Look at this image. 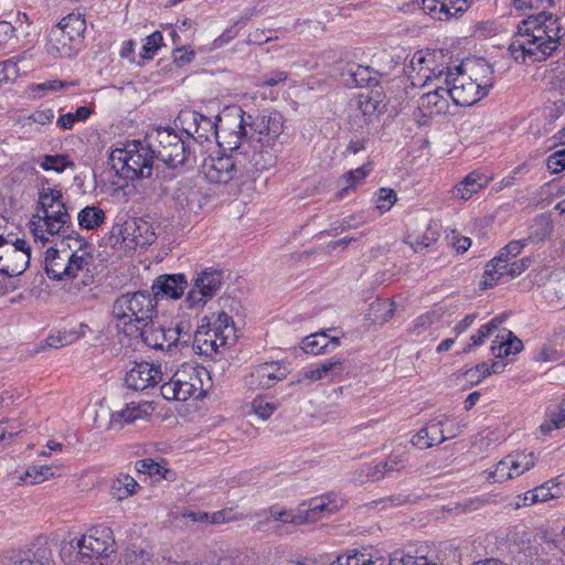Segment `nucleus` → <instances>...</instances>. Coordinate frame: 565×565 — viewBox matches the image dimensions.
<instances>
[{
	"label": "nucleus",
	"mask_w": 565,
	"mask_h": 565,
	"mask_svg": "<svg viewBox=\"0 0 565 565\" xmlns=\"http://www.w3.org/2000/svg\"><path fill=\"white\" fill-rule=\"evenodd\" d=\"M207 375V370L203 366H195L184 363L179 367L168 382L161 385L160 392L167 401H188L203 391L202 376Z\"/></svg>",
	"instance_id": "423d86ee"
},
{
	"label": "nucleus",
	"mask_w": 565,
	"mask_h": 565,
	"mask_svg": "<svg viewBox=\"0 0 565 565\" xmlns=\"http://www.w3.org/2000/svg\"><path fill=\"white\" fill-rule=\"evenodd\" d=\"M6 559L7 565H54L52 551L46 544L11 551Z\"/></svg>",
	"instance_id": "4be33fe9"
},
{
	"label": "nucleus",
	"mask_w": 565,
	"mask_h": 565,
	"mask_svg": "<svg viewBox=\"0 0 565 565\" xmlns=\"http://www.w3.org/2000/svg\"><path fill=\"white\" fill-rule=\"evenodd\" d=\"M163 36L161 32L156 31L146 39L140 56L143 60H151L156 51L162 45Z\"/></svg>",
	"instance_id": "6e6d98bb"
},
{
	"label": "nucleus",
	"mask_w": 565,
	"mask_h": 565,
	"mask_svg": "<svg viewBox=\"0 0 565 565\" xmlns=\"http://www.w3.org/2000/svg\"><path fill=\"white\" fill-rule=\"evenodd\" d=\"M30 231L32 232L35 241H40L42 244L49 242L46 227L43 225L40 214L33 215L30 221Z\"/></svg>",
	"instance_id": "774afa93"
},
{
	"label": "nucleus",
	"mask_w": 565,
	"mask_h": 565,
	"mask_svg": "<svg viewBox=\"0 0 565 565\" xmlns=\"http://www.w3.org/2000/svg\"><path fill=\"white\" fill-rule=\"evenodd\" d=\"M178 119L183 126V131L188 137H192L200 143L210 141L212 138L216 139L218 131V122H223V118L215 117V120L204 116L198 111L183 110L180 113Z\"/></svg>",
	"instance_id": "f8f14e48"
},
{
	"label": "nucleus",
	"mask_w": 565,
	"mask_h": 565,
	"mask_svg": "<svg viewBox=\"0 0 565 565\" xmlns=\"http://www.w3.org/2000/svg\"><path fill=\"white\" fill-rule=\"evenodd\" d=\"M396 200H397V196H396L395 191H393L392 189L382 188L377 192V196H376V201H375L376 209H379L382 212H386V211L391 210V207L394 205Z\"/></svg>",
	"instance_id": "680f3d73"
},
{
	"label": "nucleus",
	"mask_w": 565,
	"mask_h": 565,
	"mask_svg": "<svg viewBox=\"0 0 565 565\" xmlns=\"http://www.w3.org/2000/svg\"><path fill=\"white\" fill-rule=\"evenodd\" d=\"M92 260L93 257L88 252L75 254L64 247L62 249L47 248L44 257L45 273L49 278L54 280H71L67 291L77 295L82 288L93 281V275L89 273Z\"/></svg>",
	"instance_id": "7ed1b4c3"
},
{
	"label": "nucleus",
	"mask_w": 565,
	"mask_h": 565,
	"mask_svg": "<svg viewBox=\"0 0 565 565\" xmlns=\"http://www.w3.org/2000/svg\"><path fill=\"white\" fill-rule=\"evenodd\" d=\"M250 408L259 418L267 419L277 409V405L257 396L252 401Z\"/></svg>",
	"instance_id": "4d7b16f0"
},
{
	"label": "nucleus",
	"mask_w": 565,
	"mask_h": 565,
	"mask_svg": "<svg viewBox=\"0 0 565 565\" xmlns=\"http://www.w3.org/2000/svg\"><path fill=\"white\" fill-rule=\"evenodd\" d=\"M503 322L502 317H495L490 322L481 326L477 333L472 334L470 340L471 343L467 344L463 349V353H469L475 347L481 345L484 343L486 339L490 337V334L495 331L500 324Z\"/></svg>",
	"instance_id": "a19ab883"
},
{
	"label": "nucleus",
	"mask_w": 565,
	"mask_h": 565,
	"mask_svg": "<svg viewBox=\"0 0 565 565\" xmlns=\"http://www.w3.org/2000/svg\"><path fill=\"white\" fill-rule=\"evenodd\" d=\"M63 194L58 189H53L49 186V181L45 180L42 183V186L39 192V203H38V214L40 212L46 213L49 209H54L58 203H63L62 201Z\"/></svg>",
	"instance_id": "4c0bfd02"
},
{
	"label": "nucleus",
	"mask_w": 565,
	"mask_h": 565,
	"mask_svg": "<svg viewBox=\"0 0 565 565\" xmlns=\"http://www.w3.org/2000/svg\"><path fill=\"white\" fill-rule=\"evenodd\" d=\"M536 301L544 302L553 309L565 308V276L551 277L544 285L534 290Z\"/></svg>",
	"instance_id": "5701e85b"
},
{
	"label": "nucleus",
	"mask_w": 565,
	"mask_h": 565,
	"mask_svg": "<svg viewBox=\"0 0 565 565\" xmlns=\"http://www.w3.org/2000/svg\"><path fill=\"white\" fill-rule=\"evenodd\" d=\"M194 333L192 332V326L189 320H180L174 328L168 329L169 345L188 347L191 342Z\"/></svg>",
	"instance_id": "e433bc0d"
},
{
	"label": "nucleus",
	"mask_w": 565,
	"mask_h": 565,
	"mask_svg": "<svg viewBox=\"0 0 565 565\" xmlns=\"http://www.w3.org/2000/svg\"><path fill=\"white\" fill-rule=\"evenodd\" d=\"M41 168L45 171L53 170L62 173L67 168H74L75 163L67 154H45L42 157Z\"/></svg>",
	"instance_id": "37998d69"
},
{
	"label": "nucleus",
	"mask_w": 565,
	"mask_h": 565,
	"mask_svg": "<svg viewBox=\"0 0 565 565\" xmlns=\"http://www.w3.org/2000/svg\"><path fill=\"white\" fill-rule=\"evenodd\" d=\"M210 330L218 340V344L224 347L233 344L237 339L232 317L224 311L220 312L213 321L210 320Z\"/></svg>",
	"instance_id": "c85d7f7f"
},
{
	"label": "nucleus",
	"mask_w": 565,
	"mask_h": 565,
	"mask_svg": "<svg viewBox=\"0 0 565 565\" xmlns=\"http://www.w3.org/2000/svg\"><path fill=\"white\" fill-rule=\"evenodd\" d=\"M510 262H499L498 257L492 258L487 265L483 274L482 286L483 289L493 287L507 277L509 279Z\"/></svg>",
	"instance_id": "473e14b6"
},
{
	"label": "nucleus",
	"mask_w": 565,
	"mask_h": 565,
	"mask_svg": "<svg viewBox=\"0 0 565 565\" xmlns=\"http://www.w3.org/2000/svg\"><path fill=\"white\" fill-rule=\"evenodd\" d=\"M31 247L24 238L7 239L0 245V274L8 277L22 275L30 265Z\"/></svg>",
	"instance_id": "9d476101"
},
{
	"label": "nucleus",
	"mask_w": 565,
	"mask_h": 565,
	"mask_svg": "<svg viewBox=\"0 0 565 565\" xmlns=\"http://www.w3.org/2000/svg\"><path fill=\"white\" fill-rule=\"evenodd\" d=\"M289 374L288 366L281 361H270L252 367L245 377L246 385L252 390H266L282 381Z\"/></svg>",
	"instance_id": "dca6fc26"
},
{
	"label": "nucleus",
	"mask_w": 565,
	"mask_h": 565,
	"mask_svg": "<svg viewBox=\"0 0 565 565\" xmlns=\"http://www.w3.org/2000/svg\"><path fill=\"white\" fill-rule=\"evenodd\" d=\"M142 342L152 349L161 351H171L173 345H169L168 329L156 327L152 321L143 324L139 329Z\"/></svg>",
	"instance_id": "7c9ffc66"
},
{
	"label": "nucleus",
	"mask_w": 565,
	"mask_h": 565,
	"mask_svg": "<svg viewBox=\"0 0 565 565\" xmlns=\"http://www.w3.org/2000/svg\"><path fill=\"white\" fill-rule=\"evenodd\" d=\"M468 0H444L440 3L443 10V20L458 17L468 9Z\"/></svg>",
	"instance_id": "3c124183"
},
{
	"label": "nucleus",
	"mask_w": 565,
	"mask_h": 565,
	"mask_svg": "<svg viewBox=\"0 0 565 565\" xmlns=\"http://www.w3.org/2000/svg\"><path fill=\"white\" fill-rule=\"evenodd\" d=\"M163 380L160 365L148 362L136 363L125 376L127 386L135 391H143L149 386H154Z\"/></svg>",
	"instance_id": "6ab92c4d"
},
{
	"label": "nucleus",
	"mask_w": 565,
	"mask_h": 565,
	"mask_svg": "<svg viewBox=\"0 0 565 565\" xmlns=\"http://www.w3.org/2000/svg\"><path fill=\"white\" fill-rule=\"evenodd\" d=\"M105 212L96 205L85 206L77 215L78 225L84 230H96L105 223Z\"/></svg>",
	"instance_id": "f704fd0d"
},
{
	"label": "nucleus",
	"mask_w": 565,
	"mask_h": 565,
	"mask_svg": "<svg viewBox=\"0 0 565 565\" xmlns=\"http://www.w3.org/2000/svg\"><path fill=\"white\" fill-rule=\"evenodd\" d=\"M301 349L315 355L329 353V335L324 331L307 335L301 342Z\"/></svg>",
	"instance_id": "ea45409f"
},
{
	"label": "nucleus",
	"mask_w": 565,
	"mask_h": 565,
	"mask_svg": "<svg viewBox=\"0 0 565 565\" xmlns=\"http://www.w3.org/2000/svg\"><path fill=\"white\" fill-rule=\"evenodd\" d=\"M508 457L511 460L510 467L513 468L516 477L533 468L537 460V457L533 451H514L508 455Z\"/></svg>",
	"instance_id": "79ce46f5"
},
{
	"label": "nucleus",
	"mask_w": 565,
	"mask_h": 565,
	"mask_svg": "<svg viewBox=\"0 0 565 565\" xmlns=\"http://www.w3.org/2000/svg\"><path fill=\"white\" fill-rule=\"evenodd\" d=\"M450 98L457 106H472L493 87L492 66L486 61H466L448 70L444 79Z\"/></svg>",
	"instance_id": "f03ea898"
},
{
	"label": "nucleus",
	"mask_w": 565,
	"mask_h": 565,
	"mask_svg": "<svg viewBox=\"0 0 565 565\" xmlns=\"http://www.w3.org/2000/svg\"><path fill=\"white\" fill-rule=\"evenodd\" d=\"M85 29L86 22L81 14H68L51 30L50 44L60 55L70 56L73 44L83 38Z\"/></svg>",
	"instance_id": "1a4fd4ad"
},
{
	"label": "nucleus",
	"mask_w": 565,
	"mask_h": 565,
	"mask_svg": "<svg viewBox=\"0 0 565 565\" xmlns=\"http://www.w3.org/2000/svg\"><path fill=\"white\" fill-rule=\"evenodd\" d=\"M438 233L428 226L425 233L420 236L408 235L407 243L414 252L419 253L435 243L438 239Z\"/></svg>",
	"instance_id": "c03bdc74"
},
{
	"label": "nucleus",
	"mask_w": 565,
	"mask_h": 565,
	"mask_svg": "<svg viewBox=\"0 0 565 565\" xmlns=\"http://www.w3.org/2000/svg\"><path fill=\"white\" fill-rule=\"evenodd\" d=\"M448 92L447 86H436L434 90L423 94L418 100V109L429 116L446 114L449 109Z\"/></svg>",
	"instance_id": "b1692460"
},
{
	"label": "nucleus",
	"mask_w": 565,
	"mask_h": 565,
	"mask_svg": "<svg viewBox=\"0 0 565 565\" xmlns=\"http://www.w3.org/2000/svg\"><path fill=\"white\" fill-rule=\"evenodd\" d=\"M490 178L478 171H472L462 181L456 184L451 191L452 199L469 200L473 194L486 188Z\"/></svg>",
	"instance_id": "a878e982"
},
{
	"label": "nucleus",
	"mask_w": 565,
	"mask_h": 565,
	"mask_svg": "<svg viewBox=\"0 0 565 565\" xmlns=\"http://www.w3.org/2000/svg\"><path fill=\"white\" fill-rule=\"evenodd\" d=\"M221 347L224 345L218 344V340L214 338V334L210 330V319L205 317L194 332L193 348L196 349L200 354L211 355L217 352Z\"/></svg>",
	"instance_id": "c756f323"
},
{
	"label": "nucleus",
	"mask_w": 565,
	"mask_h": 565,
	"mask_svg": "<svg viewBox=\"0 0 565 565\" xmlns=\"http://www.w3.org/2000/svg\"><path fill=\"white\" fill-rule=\"evenodd\" d=\"M154 158L149 142L143 145L139 140H134L122 149L113 150L109 161L121 178L132 181L152 175Z\"/></svg>",
	"instance_id": "39448f33"
},
{
	"label": "nucleus",
	"mask_w": 565,
	"mask_h": 565,
	"mask_svg": "<svg viewBox=\"0 0 565 565\" xmlns=\"http://www.w3.org/2000/svg\"><path fill=\"white\" fill-rule=\"evenodd\" d=\"M556 487L553 480L546 482L543 486L535 488L533 491H529L523 495H518L514 502H510L508 507L513 510H518L521 507L531 505L537 502H545L551 499L559 497L558 492H552V489Z\"/></svg>",
	"instance_id": "cd10ccee"
},
{
	"label": "nucleus",
	"mask_w": 565,
	"mask_h": 565,
	"mask_svg": "<svg viewBox=\"0 0 565 565\" xmlns=\"http://www.w3.org/2000/svg\"><path fill=\"white\" fill-rule=\"evenodd\" d=\"M447 437L444 435L440 423H430L420 428L412 438V444L419 449H427L441 444Z\"/></svg>",
	"instance_id": "2f4dec72"
},
{
	"label": "nucleus",
	"mask_w": 565,
	"mask_h": 565,
	"mask_svg": "<svg viewBox=\"0 0 565 565\" xmlns=\"http://www.w3.org/2000/svg\"><path fill=\"white\" fill-rule=\"evenodd\" d=\"M370 171H371V169L366 164H364V166H362V167H360V168H358L355 170L349 171L344 175V180H345L347 183H349V185L342 188L341 191L339 192L338 196L339 198H343L344 193H347L350 188H354L363 179H365V177L370 173Z\"/></svg>",
	"instance_id": "5fc2aeb1"
},
{
	"label": "nucleus",
	"mask_w": 565,
	"mask_h": 565,
	"mask_svg": "<svg viewBox=\"0 0 565 565\" xmlns=\"http://www.w3.org/2000/svg\"><path fill=\"white\" fill-rule=\"evenodd\" d=\"M565 427V406L559 403L557 409L551 412L548 415V420L541 425L542 433H548L552 429H562Z\"/></svg>",
	"instance_id": "09e8293b"
},
{
	"label": "nucleus",
	"mask_w": 565,
	"mask_h": 565,
	"mask_svg": "<svg viewBox=\"0 0 565 565\" xmlns=\"http://www.w3.org/2000/svg\"><path fill=\"white\" fill-rule=\"evenodd\" d=\"M277 152L276 143L250 140L245 152H241L245 178H252L256 173L274 168L277 162Z\"/></svg>",
	"instance_id": "9b49d317"
},
{
	"label": "nucleus",
	"mask_w": 565,
	"mask_h": 565,
	"mask_svg": "<svg viewBox=\"0 0 565 565\" xmlns=\"http://www.w3.org/2000/svg\"><path fill=\"white\" fill-rule=\"evenodd\" d=\"M188 288V280L183 274H163L158 276L151 285V294L158 302L160 299H180Z\"/></svg>",
	"instance_id": "aec40b11"
},
{
	"label": "nucleus",
	"mask_w": 565,
	"mask_h": 565,
	"mask_svg": "<svg viewBox=\"0 0 565 565\" xmlns=\"http://www.w3.org/2000/svg\"><path fill=\"white\" fill-rule=\"evenodd\" d=\"M241 159H243L241 152L211 158L210 163H205L206 179L211 183H228L234 179L245 178Z\"/></svg>",
	"instance_id": "ddd939ff"
},
{
	"label": "nucleus",
	"mask_w": 565,
	"mask_h": 565,
	"mask_svg": "<svg viewBox=\"0 0 565 565\" xmlns=\"http://www.w3.org/2000/svg\"><path fill=\"white\" fill-rule=\"evenodd\" d=\"M157 307L150 291L139 290L119 296L113 305L111 313L118 327H122L126 333L131 334L157 317Z\"/></svg>",
	"instance_id": "20e7f679"
},
{
	"label": "nucleus",
	"mask_w": 565,
	"mask_h": 565,
	"mask_svg": "<svg viewBox=\"0 0 565 565\" xmlns=\"http://www.w3.org/2000/svg\"><path fill=\"white\" fill-rule=\"evenodd\" d=\"M61 557L65 565H96L98 562L89 551L85 550L82 537L64 543L61 547Z\"/></svg>",
	"instance_id": "393cba45"
},
{
	"label": "nucleus",
	"mask_w": 565,
	"mask_h": 565,
	"mask_svg": "<svg viewBox=\"0 0 565 565\" xmlns=\"http://www.w3.org/2000/svg\"><path fill=\"white\" fill-rule=\"evenodd\" d=\"M370 140V132L367 129H360L358 132L352 131V137L349 140L348 147L344 151L347 154H356L364 150Z\"/></svg>",
	"instance_id": "8fccbe9b"
},
{
	"label": "nucleus",
	"mask_w": 565,
	"mask_h": 565,
	"mask_svg": "<svg viewBox=\"0 0 565 565\" xmlns=\"http://www.w3.org/2000/svg\"><path fill=\"white\" fill-rule=\"evenodd\" d=\"M135 469L139 473H145L149 476H161L166 478V473L168 472V469H164L160 466V463L156 462L151 458H146L141 460H137L135 462Z\"/></svg>",
	"instance_id": "864d4df0"
},
{
	"label": "nucleus",
	"mask_w": 565,
	"mask_h": 565,
	"mask_svg": "<svg viewBox=\"0 0 565 565\" xmlns=\"http://www.w3.org/2000/svg\"><path fill=\"white\" fill-rule=\"evenodd\" d=\"M343 501L337 499L335 495L327 494L318 498H313L309 503H302L297 511L296 515H291V519L287 520L290 524H306L313 523L320 519L321 513L332 514L340 510Z\"/></svg>",
	"instance_id": "2eb2a0df"
},
{
	"label": "nucleus",
	"mask_w": 565,
	"mask_h": 565,
	"mask_svg": "<svg viewBox=\"0 0 565 565\" xmlns=\"http://www.w3.org/2000/svg\"><path fill=\"white\" fill-rule=\"evenodd\" d=\"M331 565H387V561L380 555H371L369 558H365L364 555L361 557L354 555L345 558L338 557Z\"/></svg>",
	"instance_id": "a18cd8bd"
},
{
	"label": "nucleus",
	"mask_w": 565,
	"mask_h": 565,
	"mask_svg": "<svg viewBox=\"0 0 565 565\" xmlns=\"http://www.w3.org/2000/svg\"><path fill=\"white\" fill-rule=\"evenodd\" d=\"M172 199L178 206L190 212L199 205V192L189 184L180 183L173 191Z\"/></svg>",
	"instance_id": "c9c22d12"
},
{
	"label": "nucleus",
	"mask_w": 565,
	"mask_h": 565,
	"mask_svg": "<svg viewBox=\"0 0 565 565\" xmlns=\"http://www.w3.org/2000/svg\"><path fill=\"white\" fill-rule=\"evenodd\" d=\"M490 374V365L486 362H482L475 367L467 370L465 372V377L470 384L477 385Z\"/></svg>",
	"instance_id": "bf43d9fd"
},
{
	"label": "nucleus",
	"mask_w": 565,
	"mask_h": 565,
	"mask_svg": "<svg viewBox=\"0 0 565 565\" xmlns=\"http://www.w3.org/2000/svg\"><path fill=\"white\" fill-rule=\"evenodd\" d=\"M546 167L551 173L565 170V149L553 152L546 160Z\"/></svg>",
	"instance_id": "69168bd1"
},
{
	"label": "nucleus",
	"mask_w": 565,
	"mask_h": 565,
	"mask_svg": "<svg viewBox=\"0 0 565 565\" xmlns=\"http://www.w3.org/2000/svg\"><path fill=\"white\" fill-rule=\"evenodd\" d=\"M371 311L374 312L375 320L385 323L394 316L395 305L387 299L377 300L371 305Z\"/></svg>",
	"instance_id": "de8ad7c7"
},
{
	"label": "nucleus",
	"mask_w": 565,
	"mask_h": 565,
	"mask_svg": "<svg viewBox=\"0 0 565 565\" xmlns=\"http://www.w3.org/2000/svg\"><path fill=\"white\" fill-rule=\"evenodd\" d=\"M497 339H502V341H504V352H508L509 355L512 353H519L523 349L522 341L513 335L509 330H503L502 334L497 335Z\"/></svg>",
	"instance_id": "e2e57ef3"
},
{
	"label": "nucleus",
	"mask_w": 565,
	"mask_h": 565,
	"mask_svg": "<svg viewBox=\"0 0 565 565\" xmlns=\"http://www.w3.org/2000/svg\"><path fill=\"white\" fill-rule=\"evenodd\" d=\"M223 284V271L217 269H205L198 275L193 287L185 297L188 308L203 306L211 299Z\"/></svg>",
	"instance_id": "4468645a"
},
{
	"label": "nucleus",
	"mask_w": 565,
	"mask_h": 565,
	"mask_svg": "<svg viewBox=\"0 0 565 565\" xmlns=\"http://www.w3.org/2000/svg\"><path fill=\"white\" fill-rule=\"evenodd\" d=\"M377 106L379 100L367 94H360L349 115L350 130L358 132L360 129H366L376 114Z\"/></svg>",
	"instance_id": "412c9836"
},
{
	"label": "nucleus",
	"mask_w": 565,
	"mask_h": 565,
	"mask_svg": "<svg viewBox=\"0 0 565 565\" xmlns=\"http://www.w3.org/2000/svg\"><path fill=\"white\" fill-rule=\"evenodd\" d=\"M556 0H514L515 10H541L546 12L550 7L555 4Z\"/></svg>",
	"instance_id": "13d9d810"
},
{
	"label": "nucleus",
	"mask_w": 565,
	"mask_h": 565,
	"mask_svg": "<svg viewBox=\"0 0 565 565\" xmlns=\"http://www.w3.org/2000/svg\"><path fill=\"white\" fill-rule=\"evenodd\" d=\"M82 539L84 540L85 550L89 551L97 561L109 556L115 551L114 533L109 526H94Z\"/></svg>",
	"instance_id": "a211bd4d"
},
{
	"label": "nucleus",
	"mask_w": 565,
	"mask_h": 565,
	"mask_svg": "<svg viewBox=\"0 0 565 565\" xmlns=\"http://www.w3.org/2000/svg\"><path fill=\"white\" fill-rule=\"evenodd\" d=\"M47 218H53L54 222H60L62 224H72V217L67 212L65 203H58L54 209H49V212L43 213L42 216H46Z\"/></svg>",
	"instance_id": "0e129e2a"
},
{
	"label": "nucleus",
	"mask_w": 565,
	"mask_h": 565,
	"mask_svg": "<svg viewBox=\"0 0 565 565\" xmlns=\"http://www.w3.org/2000/svg\"><path fill=\"white\" fill-rule=\"evenodd\" d=\"M19 75L17 62L7 60L0 62V83L14 81Z\"/></svg>",
	"instance_id": "338daca9"
},
{
	"label": "nucleus",
	"mask_w": 565,
	"mask_h": 565,
	"mask_svg": "<svg viewBox=\"0 0 565 565\" xmlns=\"http://www.w3.org/2000/svg\"><path fill=\"white\" fill-rule=\"evenodd\" d=\"M511 460L505 456L500 460L494 470L489 472L488 479H492L494 482H504L516 477L513 468L510 467Z\"/></svg>",
	"instance_id": "49530a36"
},
{
	"label": "nucleus",
	"mask_w": 565,
	"mask_h": 565,
	"mask_svg": "<svg viewBox=\"0 0 565 565\" xmlns=\"http://www.w3.org/2000/svg\"><path fill=\"white\" fill-rule=\"evenodd\" d=\"M317 369L320 374V380H333L334 377L341 376L344 371L343 362L340 360L317 364Z\"/></svg>",
	"instance_id": "603ef678"
},
{
	"label": "nucleus",
	"mask_w": 565,
	"mask_h": 565,
	"mask_svg": "<svg viewBox=\"0 0 565 565\" xmlns=\"http://www.w3.org/2000/svg\"><path fill=\"white\" fill-rule=\"evenodd\" d=\"M142 416L141 408L136 403L127 404L126 408L114 412L110 416L109 428L121 429Z\"/></svg>",
	"instance_id": "58836bf2"
},
{
	"label": "nucleus",
	"mask_w": 565,
	"mask_h": 565,
	"mask_svg": "<svg viewBox=\"0 0 565 565\" xmlns=\"http://www.w3.org/2000/svg\"><path fill=\"white\" fill-rule=\"evenodd\" d=\"M439 55H443L441 52L424 53L423 51H418L413 55V57L411 60V65H409V68H412V71L407 72L408 77L412 78L413 85H423L424 86L427 84V82L429 79V75L422 74V73L427 64H435V62Z\"/></svg>",
	"instance_id": "bb28decb"
},
{
	"label": "nucleus",
	"mask_w": 565,
	"mask_h": 565,
	"mask_svg": "<svg viewBox=\"0 0 565 565\" xmlns=\"http://www.w3.org/2000/svg\"><path fill=\"white\" fill-rule=\"evenodd\" d=\"M249 139L252 141L275 143L284 131V117L278 111L262 114L256 119H248Z\"/></svg>",
	"instance_id": "f3484780"
},
{
	"label": "nucleus",
	"mask_w": 565,
	"mask_h": 565,
	"mask_svg": "<svg viewBox=\"0 0 565 565\" xmlns=\"http://www.w3.org/2000/svg\"><path fill=\"white\" fill-rule=\"evenodd\" d=\"M562 26L557 17L547 12L529 15L518 24L509 51L519 63H534L551 56L561 44Z\"/></svg>",
	"instance_id": "f257e3e1"
},
{
	"label": "nucleus",
	"mask_w": 565,
	"mask_h": 565,
	"mask_svg": "<svg viewBox=\"0 0 565 565\" xmlns=\"http://www.w3.org/2000/svg\"><path fill=\"white\" fill-rule=\"evenodd\" d=\"M147 139L156 159L171 168L183 164L190 153L188 142L170 127L154 129Z\"/></svg>",
	"instance_id": "0eeeda50"
},
{
	"label": "nucleus",
	"mask_w": 565,
	"mask_h": 565,
	"mask_svg": "<svg viewBox=\"0 0 565 565\" xmlns=\"http://www.w3.org/2000/svg\"><path fill=\"white\" fill-rule=\"evenodd\" d=\"M139 483L127 473H119L111 482L110 493L113 498L122 501L138 492Z\"/></svg>",
	"instance_id": "72a5a7b5"
},
{
	"label": "nucleus",
	"mask_w": 565,
	"mask_h": 565,
	"mask_svg": "<svg viewBox=\"0 0 565 565\" xmlns=\"http://www.w3.org/2000/svg\"><path fill=\"white\" fill-rule=\"evenodd\" d=\"M529 239H519V241H512L508 245H505L503 248L500 249L498 257L499 262H505L518 256L521 250L525 247L526 242Z\"/></svg>",
	"instance_id": "052dcab7"
},
{
	"label": "nucleus",
	"mask_w": 565,
	"mask_h": 565,
	"mask_svg": "<svg viewBox=\"0 0 565 565\" xmlns=\"http://www.w3.org/2000/svg\"><path fill=\"white\" fill-rule=\"evenodd\" d=\"M248 119H252V115H246L242 108L224 116L216 136L217 145L224 152H245L247 145L250 143Z\"/></svg>",
	"instance_id": "6e6552de"
}]
</instances>
